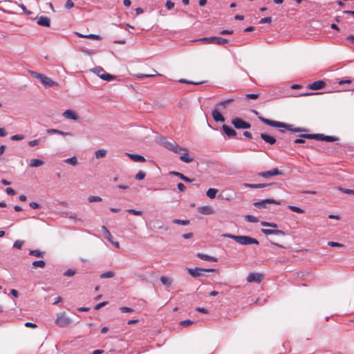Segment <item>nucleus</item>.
<instances>
[{
  "mask_svg": "<svg viewBox=\"0 0 354 354\" xmlns=\"http://www.w3.org/2000/svg\"><path fill=\"white\" fill-rule=\"evenodd\" d=\"M161 145L169 151L176 153H180V160L184 162L189 163L193 161V158L189 156L188 149L179 146L175 141H168L165 139L161 141Z\"/></svg>",
  "mask_w": 354,
  "mask_h": 354,
  "instance_id": "nucleus-1",
  "label": "nucleus"
},
{
  "mask_svg": "<svg viewBox=\"0 0 354 354\" xmlns=\"http://www.w3.org/2000/svg\"><path fill=\"white\" fill-rule=\"evenodd\" d=\"M259 119L263 122L264 124L269 125L270 127H278V128H284L292 132H301L303 130L301 128L299 127H293L291 124H288L284 122L275 121V120H271L263 117H259Z\"/></svg>",
  "mask_w": 354,
  "mask_h": 354,
  "instance_id": "nucleus-2",
  "label": "nucleus"
},
{
  "mask_svg": "<svg viewBox=\"0 0 354 354\" xmlns=\"http://www.w3.org/2000/svg\"><path fill=\"white\" fill-rule=\"evenodd\" d=\"M300 137L308 139H315L317 140H322L326 142H334L338 140L337 137L324 136V134H301Z\"/></svg>",
  "mask_w": 354,
  "mask_h": 354,
  "instance_id": "nucleus-3",
  "label": "nucleus"
},
{
  "mask_svg": "<svg viewBox=\"0 0 354 354\" xmlns=\"http://www.w3.org/2000/svg\"><path fill=\"white\" fill-rule=\"evenodd\" d=\"M233 240L242 245H258L259 243L257 239L248 236H237L235 238L233 237Z\"/></svg>",
  "mask_w": 354,
  "mask_h": 354,
  "instance_id": "nucleus-4",
  "label": "nucleus"
},
{
  "mask_svg": "<svg viewBox=\"0 0 354 354\" xmlns=\"http://www.w3.org/2000/svg\"><path fill=\"white\" fill-rule=\"evenodd\" d=\"M91 71L103 80L111 81L115 79L114 75L106 73L101 66L95 67Z\"/></svg>",
  "mask_w": 354,
  "mask_h": 354,
  "instance_id": "nucleus-5",
  "label": "nucleus"
},
{
  "mask_svg": "<svg viewBox=\"0 0 354 354\" xmlns=\"http://www.w3.org/2000/svg\"><path fill=\"white\" fill-rule=\"evenodd\" d=\"M71 323V319L66 315L65 313H60L57 314L55 324L61 327L65 328L68 326Z\"/></svg>",
  "mask_w": 354,
  "mask_h": 354,
  "instance_id": "nucleus-6",
  "label": "nucleus"
},
{
  "mask_svg": "<svg viewBox=\"0 0 354 354\" xmlns=\"http://www.w3.org/2000/svg\"><path fill=\"white\" fill-rule=\"evenodd\" d=\"M201 41H206L209 44H215L217 45H223L228 43V39L220 37H203L200 39Z\"/></svg>",
  "mask_w": 354,
  "mask_h": 354,
  "instance_id": "nucleus-7",
  "label": "nucleus"
},
{
  "mask_svg": "<svg viewBox=\"0 0 354 354\" xmlns=\"http://www.w3.org/2000/svg\"><path fill=\"white\" fill-rule=\"evenodd\" d=\"M270 203H274V204H276V205H280L281 204V201H277V200H274V199H272V198H267V199H265V200H263V201H261L255 202L254 203V205L257 208H259V209H265V208L268 207L267 205L270 204Z\"/></svg>",
  "mask_w": 354,
  "mask_h": 354,
  "instance_id": "nucleus-8",
  "label": "nucleus"
},
{
  "mask_svg": "<svg viewBox=\"0 0 354 354\" xmlns=\"http://www.w3.org/2000/svg\"><path fill=\"white\" fill-rule=\"evenodd\" d=\"M232 124L236 129H245L250 128L251 125L250 123L244 121L243 120L239 118H235L232 120Z\"/></svg>",
  "mask_w": 354,
  "mask_h": 354,
  "instance_id": "nucleus-9",
  "label": "nucleus"
},
{
  "mask_svg": "<svg viewBox=\"0 0 354 354\" xmlns=\"http://www.w3.org/2000/svg\"><path fill=\"white\" fill-rule=\"evenodd\" d=\"M263 279V274L261 273L250 272L247 277V281L249 283L256 282L261 283Z\"/></svg>",
  "mask_w": 354,
  "mask_h": 354,
  "instance_id": "nucleus-10",
  "label": "nucleus"
},
{
  "mask_svg": "<svg viewBox=\"0 0 354 354\" xmlns=\"http://www.w3.org/2000/svg\"><path fill=\"white\" fill-rule=\"evenodd\" d=\"M215 271H216L215 269H204V268H196L194 269H192V268L188 269V272L194 277H197L201 276L202 274H201L202 272H215Z\"/></svg>",
  "mask_w": 354,
  "mask_h": 354,
  "instance_id": "nucleus-11",
  "label": "nucleus"
},
{
  "mask_svg": "<svg viewBox=\"0 0 354 354\" xmlns=\"http://www.w3.org/2000/svg\"><path fill=\"white\" fill-rule=\"evenodd\" d=\"M281 174H282V172L277 168L273 169L270 171L258 173V176H261L264 178H269L271 176L281 175Z\"/></svg>",
  "mask_w": 354,
  "mask_h": 354,
  "instance_id": "nucleus-12",
  "label": "nucleus"
},
{
  "mask_svg": "<svg viewBox=\"0 0 354 354\" xmlns=\"http://www.w3.org/2000/svg\"><path fill=\"white\" fill-rule=\"evenodd\" d=\"M63 116L69 120H77L79 119V115L75 111L71 109H67L63 113Z\"/></svg>",
  "mask_w": 354,
  "mask_h": 354,
  "instance_id": "nucleus-13",
  "label": "nucleus"
},
{
  "mask_svg": "<svg viewBox=\"0 0 354 354\" xmlns=\"http://www.w3.org/2000/svg\"><path fill=\"white\" fill-rule=\"evenodd\" d=\"M40 77L39 80L40 82L45 86H47V87H51V86H53L55 85H57V83L53 81L50 78L48 77L47 76H46L45 75H43L41 76H39Z\"/></svg>",
  "mask_w": 354,
  "mask_h": 354,
  "instance_id": "nucleus-14",
  "label": "nucleus"
},
{
  "mask_svg": "<svg viewBox=\"0 0 354 354\" xmlns=\"http://www.w3.org/2000/svg\"><path fill=\"white\" fill-rule=\"evenodd\" d=\"M326 82L324 80H318L308 85V88L311 90H319L324 88Z\"/></svg>",
  "mask_w": 354,
  "mask_h": 354,
  "instance_id": "nucleus-15",
  "label": "nucleus"
},
{
  "mask_svg": "<svg viewBox=\"0 0 354 354\" xmlns=\"http://www.w3.org/2000/svg\"><path fill=\"white\" fill-rule=\"evenodd\" d=\"M198 211L205 215H210L214 213L213 208L209 205L201 206L198 208Z\"/></svg>",
  "mask_w": 354,
  "mask_h": 354,
  "instance_id": "nucleus-16",
  "label": "nucleus"
},
{
  "mask_svg": "<svg viewBox=\"0 0 354 354\" xmlns=\"http://www.w3.org/2000/svg\"><path fill=\"white\" fill-rule=\"evenodd\" d=\"M197 257L203 261H209V262H217L218 261V259L216 257H212V256H209V255H207L205 254H203L201 252H198L197 254Z\"/></svg>",
  "mask_w": 354,
  "mask_h": 354,
  "instance_id": "nucleus-17",
  "label": "nucleus"
},
{
  "mask_svg": "<svg viewBox=\"0 0 354 354\" xmlns=\"http://www.w3.org/2000/svg\"><path fill=\"white\" fill-rule=\"evenodd\" d=\"M222 129L225 133L230 138L236 136V131L226 124H223Z\"/></svg>",
  "mask_w": 354,
  "mask_h": 354,
  "instance_id": "nucleus-18",
  "label": "nucleus"
},
{
  "mask_svg": "<svg viewBox=\"0 0 354 354\" xmlns=\"http://www.w3.org/2000/svg\"><path fill=\"white\" fill-rule=\"evenodd\" d=\"M37 24L41 26L50 27V19L48 17L41 16L38 19Z\"/></svg>",
  "mask_w": 354,
  "mask_h": 354,
  "instance_id": "nucleus-19",
  "label": "nucleus"
},
{
  "mask_svg": "<svg viewBox=\"0 0 354 354\" xmlns=\"http://www.w3.org/2000/svg\"><path fill=\"white\" fill-rule=\"evenodd\" d=\"M261 232L266 235L275 234V235H284L285 233L279 230H270V229H262Z\"/></svg>",
  "mask_w": 354,
  "mask_h": 354,
  "instance_id": "nucleus-20",
  "label": "nucleus"
},
{
  "mask_svg": "<svg viewBox=\"0 0 354 354\" xmlns=\"http://www.w3.org/2000/svg\"><path fill=\"white\" fill-rule=\"evenodd\" d=\"M261 138L266 142L269 143L270 145H274L276 142V139L273 136H269L266 133H261Z\"/></svg>",
  "mask_w": 354,
  "mask_h": 354,
  "instance_id": "nucleus-21",
  "label": "nucleus"
},
{
  "mask_svg": "<svg viewBox=\"0 0 354 354\" xmlns=\"http://www.w3.org/2000/svg\"><path fill=\"white\" fill-rule=\"evenodd\" d=\"M212 117L216 122H224L225 118L218 111V109H214L212 111Z\"/></svg>",
  "mask_w": 354,
  "mask_h": 354,
  "instance_id": "nucleus-22",
  "label": "nucleus"
},
{
  "mask_svg": "<svg viewBox=\"0 0 354 354\" xmlns=\"http://www.w3.org/2000/svg\"><path fill=\"white\" fill-rule=\"evenodd\" d=\"M132 160L135 161V162H145V158L141 156V155H138V154H133V153H126Z\"/></svg>",
  "mask_w": 354,
  "mask_h": 354,
  "instance_id": "nucleus-23",
  "label": "nucleus"
},
{
  "mask_svg": "<svg viewBox=\"0 0 354 354\" xmlns=\"http://www.w3.org/2000/svg\"><path fill=\"white\" fill-rule=\"evenodd\" d=\"M171 174L174 175L176 176L179 177L181 180L186 183H192L193 182V179H191L187 176H185L183 174L178 172V171H171L170 172Z\"/></svg>",
  "mask_w": 354,
  "mask_h": 354,
  "instance_id": "nucleus-24",
  "label": "nucleus"
},
{
  "mask_svg": "<svg viewBox=\"0 0 354 354\" xmlns=\"http://www.w3.org/2000/svg\"><path fill=\"white\" fill-rule=\"evenodd\" d=\"M75 34L77 35H78V37H82V38H89V39H95V40H100L102 39L101 36L99 35L90 34V35H82L79 32H75Z\"/></svg>",
  "mask_w": 354,
  "mask_h": 354,
  "instance_id": "nucleus-25",
  "label": "nucleus"
},
{
  "mask_svg": "<svg viewBox=\"0 0 354 354\" xmlns=\"http://www.w3.org/2000/svg\"><path fill=\"white\" fill-rule=\"evenodd\" d=\"M29 254L37 258H42L45 254V252L39 250H31L29 251Z\"/></svg>",
  "mask_w": 354,
  "mask_h": 354,
  "instance_id": "nucleus-26",
  "label": "nucleus"
},
{
  "mask_svg": "<svg viewBox=\"0 0 354 354\" xmlns=\"http://www.w3.org/2000/svg\"><path fill=\"white\" fill-rule=\"evenodd\" d=\"M218 190L215 188H209L206 192V195L208 198L210 199H214L216 197V194L218 193Z\"/></svg>",
  "mask_w": 354,
  "mask_h": 354,
  "instance_id": "nucleus-27",
  "label": "nucleus"
},
{
  "mask_svg": "<svg viewBox=\"0 0 354 354\" xmlns=\"http://www.w3.org/2000/svg\"><path fill=\"white\" fill-rule=\"evenodd\" d=\"M44 165V161L39 159H32L30 161L29 165L30 167H37Z\"/></svg>",
  "mask_w": 354,
  "mask_h": 354,
  "instance_id": "nucleus-28",
  "label": "nucleus"
},
{
  "mask_svg": "<svg viewBox=\"0 0 354 354\" xmlns=\"http://www.w3.org/2000/svg\"><path fill=\"white\" fill-rule=\"evenodd\" d=\"M32 266L34 268H44L46 266V262L43 260L35 261L32 262Z\"/></svg>",
  "mask_w": 354,
  "mask_h": 354,
  "instance_id": "nucleus-29",
  "label": "nucleus"
},
{
  "mask_svg": "<svg viewBox=\"0 0 354 354\" xmlns=\"http://www.w3.org/2000/svg\"><path fill=\"white\" fill-rule=\"evenodd\" d=\"M160 281L163 285L167 286H170L172 283V279L166 276H162L160 277Z\"/></svg>",
  "mask_w": 354,
  "mask_h": 354,
  "instance_id": "nucleus-30",
  "label": "nucleus"
},
{
  "mask_svg": "<svg viewBox=\"0 0 354 354\" xmlns=\"http://www.w3.org/2000/svg\"><path fill=\"white\" fill-rule=\"evenodd\" d=\"M234 102V99L231 98V99H228V100H223V101H221L219 103L217 104L216 106L217 107H222V108H225L226 106L232 102Z\"/></svg>",
  "mask_w": 354,
  "mask_h": 354,
  "instance_id": "nucleus-31",
  "label": "nucleus"
},
{
  "mask_svg": "<svg viewBox=\"0 0 354 354\" xmlns=\"http://www.w3.org/2000/svg\"><path fill=\"white\" fill-rule=\"evenodd\" d=\"M102 232H104V234L105 236V237L110 241V242H112V236L109 232V230L105 227V226H102Z\"/></svg>",
  "mask_w": 354,
  "mask_h": 354,
  "instance_id": "nucleus-32",
  "label": "nucleus"
},
{
  "mask_svg": "<svg viewBox=\"0 0 354 354\" xmlns=\"http://www.w3.org/2000/svg\"><path fill=\"white\" fill-rule=\"evenodd\" d=\"M288 208L290 209L292 212L299 213V214H303L304 213V210L299 207L293 206V205H288Z\"/></svg>",
  "mask_w": 354,
  "mask_h": 354,
  "instance_id": "nucleus-33",
  "label": "nucleus"
},
{
  "mask_svg": "<svg viewBox=\"0 0 354 354\" xmlns=\"http://www.w3.org/2000/svg\"><path fill=\"white\" fill-rule=\"evenodd\" d=\"M106 151L104 149H99L95 151V155L97 158H101L106 156Z\"/></svg>",
  "mask_w": 354,
  "mask_h": 354,
  "instance_id": "nucleus-34",
  "label": "nucleus"
},
{
  "mask_svg": "<svg viewBox=\"0 0 354 354\" xmlns=\"http://www.w3.org/2000/svg\"><path fill=\"white\" fill-rule=\"evenodd\" d=\"M173 223L175 224L187 225L189 224V220H180V219L176 218V219L173 220Z\"/></svg>",
  "mask_w": 354,
  "mask_h": 354,
  "instance_id": "nucleus-35",
  "label": "nucleus"
},
{
  "mask_svg": "<svg viewBox=\"0 0 354 354\" xmlns=\"http://www.w3.org/2000/svg\"><path fill=\"white\" fill-rule=\"evenodd\" d=\"M64 162L73 166H75L77 164V158L75 156L64 160Z\"/></svg>",
  "mask_w": 354,
  "mask_h": 354,
  "instance_id": "nucleus-36",
  "label": "nucleus"
},
{
  "mask_svg": "<svg viewBox=\"0 0 354 354\" xmlns=\"http://www.w3.org/2000/svg\"><path fill=\"white\" fill-rule=\"evenodd\" d=\"M115 276V273L112 271L106 272L100 275L101 279L112 278Z\"/></svg>",
  "mask_w": 354,
  "mask_h": 354,
  "instance_id": "nucleus-37",
  "label": "nucleus"
},
{
  "mask_svg": "<svg viewBox=\"0 0 354 354\" xmlns=\"http://www.w3.org/2000/svg\"><path fill=\"white\" fill-rule=\"evenodd\" d=\"M88 201L90 203H93V202H100L102 201V199L100 196H91L88 198Z\"/></svg>",
  "mask_w": 354,
  "mask_h": 354,
  "instance_id": "nucleus-38",
  "label": "nucleus"
},
{
  "mask_svg": "<svg viewBox=\"0 0 354 354\" xmlns=\"http://www.w3.org/2000/svg\"><path fill=\"white\" fill-rule=\"evenodd\" d=\"M245 219L248 222H250V223H257L258 221L257 218L254 216H252V215L245 216Z\"/></svg>",
  "mask_w": 354,
  "mask_h": 354,
  "instance_id": "nucleus-39",
  "label": "nucleus"
},
{
  "mask_svg": "<svg viewBox=\"0 0 354 354\" xmlns=\"http://www.w3.org/2000/svg\"><path fill=\"white\" fill-rule=\"evenodd\" d=\"M24 243V241H21V240H17V241L14 243L13 248H17V249H21Z\"/></svg>",
  "mask_w": 354,
  "mask_h": 354,
  "instance_id": "nucleus-40",
  "label": "nucleus"
},
{
  "mask_svg": "<svg viewBox=\"0 0 354 354\" xmlns=\"http://www.w3.org/2000/svg\"><path fill=\"white\" fill-rule=\"evenodd\" d=\"M146 174L142 171H140L136 175V179L138 180H141L145 178Z\"/></svg>",
  "mask_w": 354,
  "mask_h": 354,
  "instance_id": "nucleus-41",
  "label": "nucleus"
},
{
  "mask_svg": "<svg viewBox=\"0 0 354 354\" xmlns=\"http://www.w3.org/2000/svg\"><path fill=\"white\" fill-rule=\"evenodd\" d=\"M193 323H194L193 321L189 320V319H186V320L181 321L180 322V325L182 326L185 327V326H188L189 325H192Z\"/></svg>",
  "mask_w": 354,
  "mask_h": 354,
  "instance_id": "nucleus-42",
  "label": "nucleus"
},
{
  "mask_svg": "<svg viewBox=\"0 0 354 354\" xmlns=\"http://www.w3.org/2000/svg\"><path fill=\"white\" fill-rule=\"evenodd\" d=\"M127 212L129 214H131L136 215V216H141L142 214V212L141 211L136 210L133 209H127Z\"/></svg>",
  "mask_w": 354,
  "mask_h": 354,
  "instance_id": "nucleus-43",
  "label": "nucleus"
},
{
  "mask_svg": "<svg viewBox=\"0 0 354 354\" xmlns=\"http://www.w3.org/2000/svg\"><path fill=\"white\" fill-rule=\"evenodd\" d=\"M339 190L344 194L354 195V189L339 188Z\"/></svg>",
  "mask_w": 354,
  "mask_h": 354,
  "instance_id": "nucleus-44",
  "label": "nucleus"
},
{
  "mask_svg": "<svg viewBox=\"0 0 354 354\" xmlns=\"http://www.w3.org/2000/svg\"><path fill=\"white\" fill-rule=\"evenodd\" d=\"M76 273L75 270H72V269H69L68 270H66L64 274L65 276H68V277H72L73 275H75Z\"/></svg>",
  "mask_w": 354,
  "mask_h": 354,
  "instance_id": "nucleus-45",
  "label": "nucleus"
},
{
  "mask_svg": "<svg viewBox=\"0 0 354 354\" xmlns=\"http://www.w3.org/2000/svg\"><path fill=\"white\" fill-rule=\"evenodd\" d=\"M271 21H272L271 17H264L260 20L261 24H270V23H271Z\"/></svg>",
  "mask_w": 354,
  "mask_h": 354,
  "instance_id": "nucleus-46",
  "label": "nucleus"
},
{
  "mask_svg": "<svg viewBox=\"0 0 354 354\" xmlns=\"http://www.w3.org/2000/svg\"><path fill=\"white\" fill-rule=\"evenodd\" d=\"M259 95L257 93H251V94H247L245 95L246 98L248 99H257L259 97Z\"/></svg>",
  "mask_w": 354,
  "mask_h": 354,
  "instance_id": "nucleus-47",
  "label": "nucleus"
},
{
  "mask_svg": "<svg viewBox=\"0 0 354 354\" xmlns=\"http://www.w3.org/2000/svg\"><path fill=\"white\" fill-rule=\"evenodd\" d=\"M74 6V3L72 0H67L65 4V8L66 9H71Z\"/></svg>",
  "mask_w": 354,
  "mask_h": 354,
  "instance_id": "nucleus-48",
  "label": "nucleus"
},
{
  "mask_svg": "<svg viewBox=\"0 0 354 354\" xmlns=\"http://www.w3.org/2000/svg\"><path fill=\"white\" fill-rule=\"evenodd\" d=\"M120 309L122 313H131L133 311V309L125 306L120 307Z\"/></svg>",
  "mask_w": 354,
  "mask_h": 354,
  "instance_id": "nucleus-49",
  "label": "nucleus"
},
{
  "mask_svg": "<svg viewBox=\"0 0 354 354\" xmlns=\"http://www.w3.org/2000/svg\"><path fill=\"white\" fill-rule=\"evenodd\" d=\"M165 6L167 9L171 10L174 6V3L171 1L170 0H168L166 1Z\"/></svg>",
  "mask_w": 354,
  "mask_h": 354,
  "instance_id": "nucleus-50",
  "label": "nucleus"
},
{
  "mask_svg": "<svg viewBox=\"0 0 354 354\" xmlns=\"http://www.w3.org/2000/svg\"><path fill=\"white\" fill-rule=\"evenodd\" d=\"M22 139H24V136L19 134L14 135L11 137L12 140H21Z\"/></svg>",
  "mask_w": 354,
  "mask_h": 354,
  "instance_id": "nucleus-51",
  "label": "nucleus"
},
{
  "mask_svg": "<svg viewBox=\"0 0 354 354\" xmlns=\"http://www.w3.org/2000/svg\"><path fill=\"white\" fill-rule=\"evenodd\" d=\"M106 304H107L106 301H103V302L99 303V304L95 305V306L94 307V309L95 310H99L100 308H101L102 307L106 306Z\"/></svg>",
  "mask_w": 354,
  "mask_h": 354,
  "instance_id": "nucleus-52",
  "label": "nucleus"
},
{
  "mask_svg": "<svg viewBox=\"0 0 354 354\" xmlns=\"http://www.w3.org/2000/svg\"><path fill=\"white\" fill-rule=\"evenodd\" d=\"M6 192L8 195L13 196L16 194L15 191L11 187H7Z\"/></svg>",
  "mask_w": 354,
  "mask_h": 354,
  "instance_id": "nucleus-53",
  "label": "nucleus"
},
{
  "mask_svg": "<svg viewBox=\"0 0 354 354\" xmlns=\"http://www.w3.org/2000/svg\"><path fill=\"white\" fill-rule=\"evenodd\" d=\"M30 207L32 209H39L40 208V205L36 202H30L29 204Z\"/></svg>",
  "mask_w": 354,
  "mask_h": 354,
  "instance_id": "nucleus-54",
  "label": "nucleus"
},
{
  "mask_svg": "<svg viewBox=\"0 0 354 354\" xmlns=\"http://www.w3.org/2000/svg\"><path fill=\"white\" fill-rule=\"evenodd\" d=\"M39 139L30 140V141L28 142V145L30 147H34V146L37 145L39 144Z\"/></svg>",
  "mask_w": 354,
  "mask_h": 354,
  "instance_id": "nucleus-55",
  "label": "nucleus"
},
{
  "mask_svg": "<svg viewBox=\"0 0 354 354\" xmlns=\"http://www.w3.org/2000/svg\"><path fill=\"white\" fill-rule=\"evenodd\" d=\"M179 82H181V83H186V84H198L201 83V82H195L187 81V80H184V79L180 80Z\"/></svg>",
  "mask_w": 354,
  "mask_h": 354,
  "instance_id": "nucleus-56",
  "label": "nucleus"
},
{
  "mask_svg": "<svg viewBox=\"0 0 354 354\" xmlns=\"http://www.w3.org/2000/svg\"><path fill=\"white\" fill-rule=\"evenodd\" d=\"M328 245L331 246V247H342V245L339 243H337V242H333V241H330L328 242Z\"/></svg>",
  "mask_w": 354,
  "mask_h": 354,
  "instance_id": "nucleus-57",
  "label": "nucleus"
},
{
  "mask_svg": "<svg viewBox=\"0 0 354 354\" xmlns=\"http://www.w3.org/2000/svg\"><path fill=\"white\" fill-rule=\"evenodd\" d=\"M177 187H178V189L180 192H184V191H185V189H186V187H185V186L184 185V184H183V183H178V185H177Z\"/></svg>",
  "mask_w": 354,
  "mask_h": 354,
  "instance_id": "nucleus-58",
  "label": "nucleus"
},
{
  "mask_svg": "<svg viewBox=\"0 0 354 354\" xmlns=\"http://www.w3.org/2000/svg\"><path fill=\"white\" fill-rule=\"evenodd\" d=\"M222 35H232L234 34L233 30H223L221 32Z\"/></svg>",
  "mask_w": 354,
  "mask_h": 354,
  "instance_id": "nucleus-59",
  "label": "nucleus"
},
{
  "mask_svg": "<svg viewBox=\"0 0 354 354\" xmlns=\"http://www.w3.org/2000/svg\"><path fill=\"white\" fill-rule=\"evenodd\" d=\"M273 184L274 183H259V184H257V188H263V187H266L268 185H271Z\"/></svg>",
  "mask_w": 354,
  "mask_h": 354,
  "instance_id": "nucleus-60",
  "label": "nucleus"
},
{
  "mask_svg": "<svg viewBox=\"0 0 354 354\" xmlns=\"http://www.w3.org/2000/svg\"><path fill=\"white\" fill-rule=\"evenodd\" d=\"M153 76H155V75H153V74H139L138 75V77L140 78L151 77H153Z\"/></svg>",
  "mask_w": 354,
  "mask_h": 354,
  "instance_id": "nucleus-61",
  "label": "nucleus"
},
{
  "mask_svg": "<svg viewBox=\"0 0 354 354\" xmlns=\"http://www.w3.org/2000/svg\"><path fill=\"white\" fill-rule=\"evenodd\" d=\"M46 132L48 134H52V133H58V129H48L46 130Z\"/></svg>",
  "mask_w": 354,
  "mask_h": 354,
  "instance_id": "nucleus-62",
  "label": "nucleus"
},
{
  "mask_svg": "<svg viewBox=\"0 0 354 354\" xmlns=\"http://www.w3.org/2000/svg\"><path fill=\"white\" fill-rule=\"evenodd\" d=\"M183 237L184 239H191V238H192V237H193V234H192V233H191V232H189V233H186V234H183Z\"/></svg>",
  "mask_w": 354,
  "mask_h": 354,
  "instance_id": "nucleus-63",
  "label": "nucleus"
},
{
  "mask_svg": "<svg viewBox=\"0 0 354 354\" xmlns=\"http://www.w3.org/2000/svg\"><path fill=\"white\" fill-rule=\"evenodd\" d=\"M346 39L351 42L352 44H354V35H350L347 37Z\"/></svg>",
  "mask_w": 354,
  "mask_h": 354,
  "instance_id": "nucleus-64",
  "label": "nucleus"
}]
</instances>
